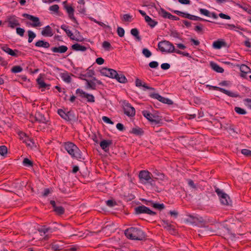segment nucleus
I'll use <instances>...</instances> for the list:
<instances>
[{"mask_svg": "<svg viewBox=\"0 0 251 251\" xmlns=\"http://www.w3.org/2000/svg\"><path fill=\"white\" fill-rule=\"evenodd\" d=\"M131 34L134 36L138 41L141 40V37L139 35V31L137 28H133L130 31Z\"/></svg>", "mask_w": 251, "mask_h": 251, "instance_id": "nucleus-35", "label": "nucleus"}, {"mask_svg": "<svg viewBox=\"0 0 251 251\" xmlns=\"http://www.w3.org/2000/svg\"><path fill=\"white\" fill-rule=\"evenodd\" d=\"M158 47L162 52H173L176 50L174 45L167 41L160 42L158 44Z\"/></svg>", "mask_w": 251, "mask_h": 251, "instance_id": "nucleus-7", "label": "nucleus"}, {"mask_svg": "<svg viewBox=\"0 0 251 251\" xmlns=\"http://www.w3.org/2000/svg\"><path fill=\"white\" fill-rule=\"evenodd\" d=\"M66 34L67 35L70 37V38L72 40H75L76 41L81 42L83 40V39L82 37H81L80 36H78L77 37H75V36L73 35V34L70 31V30H67L66 31Z\"/></svg>", "mask_w": 251, "mask_h": 251, "instance_id": "nucleus-26", "label": "nucleus"}, {"mask_svg": "<svg viewBox=\"0 0 251 251\" xmlns=\"http://www.w3.org/2000/svg\"><path fill=\"white\" fill-rule=\"evenodd\" d=\"M241 152L243 154L246 156H251V151L250 150L243 149L241 151Z\"/></svg>", "mask_w": 251, "mask_h": 251, "instance_id": "nucleus-60", "label": "nucleus"}, {"mask_svg": "<svg viewBox=\"0 0 251 251\" xmlns=\"http://www.w3.org/2000/svg\"><path fill=\"white\" fill-rule=\"evenodd\" d=\"M61 77L62 79L67 83H70L71 81V76L68 73H62L61 75Z\"/></svg>", "mask_w": 251, "mask_h": 251, "instance_id": "nucleus-34", "label": "nucleus"}, {"mask_svg": "<svg viewBox=\"0 0 251 251\" xmlns=\"http://www.w3.org/2000/svg\"><path fill=\"white\" fill-rule=\"evenodd\" d=\"M149 202L151 203L152 206L156 209L162 210L165 208V206L163 203H153L152 201H149Z\"/></svg>", "mask_w": 251, "mask_h": 251, "instance_id": "nucleus-33", "label": "nucleus"}, {"mask_svg": "<svg viewBox=\"0 0 251 251\" xmlns=\"http://www.w3.org/2000/svg\"><path fill=\"white\" fill-rule=\"evenodd\" d=\"M72 48L73 50L76 51H85L86 48L85 46H81L77 43L74 44L72 46Z\"/></svg>", "mask_w": 251, "mask_h": 251, "instance_id": "nucleus-29", "label": "nucleus"}, {"mask_svg": "<svg viewBox=\"0 0 251 251\" xmlns=\"http://www.w3.org/2000/svg\"><path fill=\"white\" fill-rule=\"evenodd\" d=\"M28 41L29 43L32 42L33 39L36 37L35 34L33 31H32L31 30L28 31Z\"/></svg>", "mask_w": 251, "mask_h": 251, "instance_id": "nucleus-41", "label": "nucleus"}, {"mask_svg": "<svg viewBox=\"0 0 251 251\" xmlns=\"http://www.w3.org/2000/svg\"><path fill=\"white\" fill-rule=\"evenodd\" d=\"M54 211L57 214H62L64 212V209L63 207L62 206H56L54 209Z\"/></svg>", "mask_w": 251, "mask_h": 251, "instance_id": "nucleus-40", "label": "nucleus"}, {"mask_svg": "<svg viewBox=\"0 0 251 251\" xmlns=\"http://www.w3.org/2000/svg\"><path fill=\"white\" fill-rule=\"evenodd\" d=\"M223 127L224 129L227 130L229 134L231 135H233L235 134L238 133L232 125L226 123L225 124V125L223 126Z\"/></svg>", "mask_w": 251, "mask_h": 251, "instance_id": "nucleus-17", "label": "nucleus"}, {"mask_svg": "<svg viewBox=\"0 0 251 251\" xmlns=\"http://www.w3.org/2000/svg\"><path fill=\"white\" fill-rule=\"evenodd\" d=\"M110 69L104 68L100 70V73L102 75L108 77L109 76Z\"/></svg>", "mask_w": 251, "mask_h": 251, "instance_id": "nucleus-44", "label": "nucleus"}, {"mask_svg": "<svg viewBox=\"0 0 251 251\" xmlns=\"http://www.w3.org/2000/svg\"><path fill=\"white\" fill-rule=\"evenodd\" d=\"M161 68L163 70H167L170 68V65L167 63H163L161 65Z\"/></svg>", "mask_w": 251, "mask_h": 251, "instance_id": "nucleus-63", "label": "nucleus"}, {"mask_svg": "<svg viewBox=\"0 0 251 251\" xmlns=\"http://www.w3.org/2000/svg\"><path fill=\"white\" fill-rule=\"evenodd\" d=\"M169 214L175 218H176L178 215V213L176 210L170 211Z\"/></svg>", "mask_w": 251, "mask_h": 251, "instance_id": "nucleus-64", "label": "nucleus"}, {"mask_svg": "<svg viewBox=\"0 0 251 251\" xmlns=\"http://www.w3.org/2000/svg\"><path fill=\"white\" fill-rule=\"evenodd\" d=\"M162 223L164 227L167 228L168 230H171L172 228V225L168 221L162 220Z\"/></svg>", "mask_w": 251, "mask_h": 251, "instance_id": "nucleus-43", "label": "nucleus"}, {"mask_svg": "<svg viewBox=\"0 0 251 251\" xmlns=\"http://www.w3.org/2000/svg\"><path fill=\"white\" fill-rule=\"evenodd\" d=\"M106 204L109 207H112L116 204V202L113 200H109L106 201Z\"/></svg>", "mask_w": 251, "mask_h": 251, "instance_id": "nucleus-59", "label": "nucleus"}, {"mask_svg": "<svg viewBox=\"0 0 251 251\" xmlns=\"http://www.w3.org/2000/svg\"><path fill=\"white\" fill-rule=\"evenodd\" d=\"M177 12L179 13L180 14L183 15V16L184 17L187 18L188 19H189L190 20H195V21L204 20V21H206L209 22V21L206 20H203V19H202V18H201L200 17L196 16L191 15H190L189 14L184 13L183 12H179V11H177Z\"/></svg>", "mask_w": 251, "mask_h": 251, "instance_id": "nucleus-21", "label": "nucleus"}, {"mask_svg": "<svg viewBox=\"0 0 251 251\" xmlns=\"http://www.w3.org/2000/svg\"><path fill=\"white\" fill-rule=\"evenodd\" d=\"M86 81L88 88H90L93 90L96 89V84L93 81H89L88 80H86Z\"/></svg>", "mask_w": 251, "mask_h": 251, "instance_id": "nucleus-42", "label": "nucleus"}, {"mask_svg": "<svg viewBox=\"0 0 251 251\" xmlns=\"http://www.w3.org/2000/svg\"><path fill=\"white\" fill-rule=\"evenodd\" d=\"M102 119L104 122H105L106 123L110 124L111 125L113 124V122L112 121H111V120L107 117L103 116L102 117Z\"/></svg>", "mask_w": 251, "mask_h": 251, "instance_id": "nucleus-61", "label": "nucleus"}, {"mask_svg": "<svg viewBox=\"0 0 251 251\" xmlns=\"http://www.w3.org/2000/svg\"><path fill=\"white\" fill-rule=\"evenodd\" d=\"M76 93L79 94L82 98H85L87 99V101L89 102H93L95 101V98L93 95L88 94L83 91L82 90L77 89L76 91Z\"/></svg>", "mask_w": 251, "mask_h": 251, "instance_id": "nucleus-13", "label": "nucleus"}, {"mask_svg": "<svg viewBox=\"0 0 251 251\" xmlns=\"http://www.w3.org/2000/svg\"><path fill=\"white\" fill-rule=\"evenodd\" d=\"M142 114L153 125L159 124L162 121L161 117L157 113L152 114L147 110H144L142 111Z\"/></svg>", "mask_w": 251, "mask_h": 251, "instance_id": "nucleus-5", "label": "nucleus"}, {"mask_svg": "<svg viewBox=\"0 0 251 251\" xmlns=\"http://www.w3.org/2000/svg\"><path fill=\"white\" fill-rule=\"evenodd\" d=\"M58 113L62 118L67 121H69L71 120L72 119L70 117L71 114L70 112H68V113H66L63 110L59 109L58 110Z\"/></svg>", "mask_w": 251, "mask_h": 251, "instance_id": "nucleus-22", "label": "nucleus"}, {"mask_svg": "<svg viewBox=\"0 0 251 251\" xmlns=\"http://www.w3.org/2000/svg\"><path fill=\"white\" fill-rule=\"evenodd\" d=\"M79 12L82 14H85L86 10L84 5H79L77 7Z\"/></svg>", "mask_w": 251, "mask_h": 251, "instance_id": "nucleus-55", "label": "nucleus"}, {"mask_svg": "<svg viewBox=\"0 0 251 251\" xmlns=\"http://www.w3.org/2000/svg\"><path fill=\"white\" fill-rule=\"evenodd\" d=\"M131 133L135 135H139L143 134V131L140 128L135 127L133 128L131 131Z\"/></svg>", "mask_w": 251, "mask_h": 251, "instance_id": "nucleus-38", "label": "nucleus"}, {"mask_svg": "<svg viewBox=\"0 0 251 251\" xmlns=\"http://www.w3.org/2000/svg\"><path fill=\"white\" fill-rule=\"evenodd\" d=\"M25 32V29L22 28L17 27L16 28L17 33L22 37L24 36Z\"/></svg>", "mask_w": 251, "mask_h": 251, "instance_id": "nucleus-54", "label": "nucleus"}, {"mask_svg": "<svg viewBox=\"0 0 251 251\" xmlns=\"http://www.w3.org/2000/svg\"><path fill=\"white\" fill-rule=\"evenodd\" d=\"M35 46L38 47H43L45 48H48L50 47V44L42 40H39L35 43Z\"/></svg>", "mask_w": 251, "mask_h": 251, "instance_id": "nucleus-28", "label": "nucleus"}, {"mask_svg": "<svg viewBox=\"0 0 251 251\" xmlns=\"http://www.w3.org/2000/svg\"><path fill=\"white\" fill-rule=\"evenodd\" d=\"M135 212L136 214L146 213L151 215H155L156 212L151 210L144 205L139 206L135 208Z\"/></svg>", "mask_w": 251, "mask_h": 251, "instance_id": "nucleus-10", "label": "nucleus"}, {"mask_svg": "<svg viewBox=\"0 0 251 251\" xmlns=\"http://www.w3.org/2000/svg\"><path fill=\"white\" fill-rule=\"evenodd\" d=\"M145 21L148 23V25L151 27H154L157 24V22L152 20L151 17L148 16L145 17Z\"/></svg>", "mask_w": 251, "mask_h": 251, "instance_id": "nucleus-27", "label": "nucleus"}, {"mask_svg": "<svg viewBox=\"0 0 251 251\" xmlns=\"http://www.w3.org/2000/svg\"><path fill=\"white\" fill-rule=\"evenodd\" d=\"M187 182L189 186H190L191 188L195 190H197V185L194 183V181L192 180L188 179Z\"/></svg>", "mask_w": 251, "mask_h": 251, "instance_id": "nucleus-48", "label": "nucleus"}, {"mask_svg": "<svg viewBox=\"0 0 251 251\" xmlns=\"http://www.w3.org/2000/svg\"><path fill=\"white\" fill-rule=\"evenodd\" d=\"M32 118H34L35 121L39 123V126L40 127L41 130L48 127L50 125L49 118L48 117H45L44 115L40 112H37L35 114V117H30V121L31 122H33Z\"/></svg>", "mask_w": 251, "mask_h": 251, "instance_id": "nucleus-3", "label": "nucleus"}, {"mask_svg": "<svg viewBox=\"0 0 251 251\" xmlns=\"http://www.w3.org/2000/svg\"><path fill=\"white\" fill-rule=\"evenodd\" d=\"M23 164L24 165L26 166H32L33 164L32 161L27 158H25L24 159Z\"/></svg>", "mask_w": 251, "mask_h": 251, "instance_id": "nucleus-53", "label": "nucleus"}, {"mask_svg": "<svg viewBox=\"0 0 251 251\" xmlns=\"http://www.w3.org/2000/svg\"><path fill=\"white\" fill-rule=\"evenodd\" d=\"M117 33L120 37H123L125 34V30L124 28L121 27H118L117 28Z\"/></svg>", "mask_w": 251, "mask_h": 251, "instance_id": "nucleus-52", "label": "nucleus"}, {"mask_svg": "<svg viewBox=\"0 0 251 251\" xmlns=\"http://www.w3.org/2000/svg\"><path fill=\"white\" fill-rule=\"evenodd\" d=\"M102 47L105 49L108 50H109V49L111 47V45L109 42H108L107 41H104L102 43Z\"/></svg>", "mask_w": 251, "mask_h": 251, "instance_id": "nucleus-56", "label": "nucleus"}, {"mask_svg": "<svg viewBox=\"0 0 251 251\" xmlns=\"http://www.w3.org/2000/svg\"><path fill=\"white\" fill-rule=\"evenodd\" d=\"M7 22L8 26L12 28L20 25V24L15 16H10L7 17Z\"/></svg>", "mask_w": 251, "mask_h": 251, "instance_id": "nucleus-15", "label": "nucleus"}, {"mask_svg": "<svg viewBox=\"0 0 251 251\" xmlns=\"http://www.w3.org/2000/svg\"><path fill=\"white\" fill-rule=\"evenodd\" d=\"M37 81L41 88H46L48 86L41 78H38Z\"/></svg>", "mask_w": 251, "mask_h": 251, "instance_id": "nucleus-50", "label": "nucleus"}, {"mask_svg": "<svg viewBox=\"0 0 251 251\" xmlns=\"http://www.w3.org/2000/svg\"><path fill=\"white\" fill-rule=\"evenodd\" d=\"M132 16L129 14H126L123 15L122 20L124 22H130L131 21Z\"/></svg>", "mask_w": 251, "mask_h": 251, "instance_id": "nucleus-39", "label": "nucleus"}, {"mask_svg": "<svg viewBox=\"0 0 251 251\" xmlns=\"http://www.w3.org/2000/svg\"><path fill=\"white\" fill-rule=\"evenodd\" d=\"M143 54L146 57H150L151 55V52L147 49H143L142 50Z\"/></svg>", "mask_w": 251, "mask_h": 251, "instance_id": "nucleus-51", "label": "nucleus"}, {"mask_svg": "<svg viewBox=\"0 0 251 251\" xmlns=\"http://www.w3.org/2000/svg\"><path fill=\"white\" fill-rule=\"evenodd\" d=\"M226 43L223 40H218L213 42L212 46L215 49H220L223 47H226Z\"/></svg>", "mask_w": 251, "mask_h": 251, "instance_id": "nucleus-20", "label": "nucleus"}, {"mask_svg": "<svg viewBox=\"0 0 251 251\" xmlns=\"http://www.w3.org/2000/svg\"><path fill=\"white\" fill-rule=\"evenodd\" d=\"M51 50L52 52L55 53H63L67 51L68 47L62 45L59 47H53Z\"/></svg>", "mask_w": 251, "mask_h": 251, "instance_id": "nucleus-18", "label": "nucleus"}, {"mask_svg": "<svg viewBox=\"0 0 251 251\" xmlns=\"http://www.w3.org/2000/svg\"><path fill=\"white\" fill-rule=\"evenodd\" d=\"M234 110H235V112L239 114L244 115V114H246V110L243 108H240V107H235L234 108Z\"/></svg>", "mask_w": 251, "mask_h": 251, "instance_id": "nucleus-45", "label": "nucleus"}, {"mask_svg": "<svg viewBox=\"0 0 251 251\" xmlns=\"http://www.w3.org/2000/svg\"><path fill=\"white\" fill-rule=\"evenodd\" d=\"M49 9L50 11L57 12L59 9V6L57 4H54L50 6Z\"/></svg>", "mask_w": 251, "mask_h": 251, "instance_id": "nucleus-58", "label": "nucleus"}, {"mask_svg": "<svg viewBox=\"0 0 251 251\" xmlns=\"http://www.w3.org/2000/svg\"><path fill=\"white\" fill-rule=\"evenodd\" d=\"M112 144V142L111 140H103L100 143V145L103 150L107 152L109 151V147Z\"/></svg>", "mask_w": 251, "mask_h": 251, "instance_id": "nucleus-16", "label": "nucleus"}, {"mask_svg": "<svg viewBox=\"0 0 251 251\" xmlns=\"http://www.w3.org/2000/svg\"><path fill=\"white\" fill-rule=\"evenodd\" d=\"M65 149L72 157L77 159H81V154L79 149L73 143L68 142L65 143Z\"/></svg>", "mask_w": 251, "mask_h": 251, "instance_id": "nucleus-2", "label": "nucleus"}, {"mask_svg": "<svg viewBox=\"0 0 251 251\" xmlns=\"http://www.w3.org/2000/svg\"><path fill=\"white\" fill-rule=\"evenodd\" d=\"M115 78L120 83H125L127 82V79L126 76L122 74L119 75L117 73V75H116V77Z\"/></svg>", "mask_w": 251, "mask_h": 251, "instance_id": "nucleus-31", "label": "nucleus"}, {"mask_svg": "<svg viewBox=\"0 0 251 251\" xmlns=\"http://www.w3.org/2000/svg\"><path fill=\"white\" fill-rule=\"evenodd\" d=\"M65 8H66V9L68 13L69 14V17L71 19H72L74 21H75V19L74 16V8L72 6H66L65 7Z\"/></svg>", "mask_w": 251, "mask_h": 251, "instance_id": "nucleus-30", "label": "nucleus"}, {"mask_svg": "<svg viewBox=\"0 0 251 251\" xmlns=\"http://www.w3.org/2000/svg\"><path fill=\"white\" fill-rule=\"evenodd\" d=\"M158 14L160 16L165 18H168V16L170 15V13L165 11L164 9L161 8L159 11Z\"/></svg>", "mask_w": 251, "mask_h": 251, "instance_id": "nucleus-37", "label": "nucleus"}, {"mask_svg": "<svg viewBox=\"0 0 251 251\" xmlns=\"http://www.w3.org/2000/svg\"><path fill=\"white\" fill-rule=\"evenodd\" d=\"M200 11L201 14H202L205 16H210L209 11L206 9L201 8L200 9Z\"/></svg>", "mask_w": 251, "mask_h": 251, "instance_id": "nucleus-57", "label": "nucleus"}, {"mask_svg": "<svg viewBox=\"0 0 251 251\" xmlns=\"http://www.w3.org/2000/svg\"><path fill=\"white\" fill-rule=\"evenodd\" d=\"M149 65L151 68H156L158 66V63L156 61H152Z\"/></svg>", "mask_w": 251, "mask_h": 251, "instance_id": "nucleus-62", "label": "nucleus"}, {"mask_svg": "<svg viewBox=\"0 0 251 251\" xmlns=\"http://www.w3.org/2000/svg\"><path fill=\"white\" fill-rule=\"evenodd\" d=\"M152 177V175L148 171H141L139 174V177L140 181L144 183L150 182Z\"/></svg>", "mask_w": 251, "mask_h": 251, "instance_id": "nucleus-9", "label": "nucleus"}, {"mask_svg": "<svg viewBox=\"0 0 251 251\" xmlns=\"http://www.w3.org/2000/svg\"><path fill=\"white\" fill-rule=\"evenodd\" d=\"M151 97L153 98L158 100L159 101L164 103H166L169 105H172L173 103V102L172 100L168 98H164L157 93L152 94L151 95Z\"/></svg>", "mask_w": 251, "mask_h": 251, "instance_id": "nucleus-14", "label": "nucleus"}, {"mask_svg": "<svg viewBox=\"0 0 251 251\" xmlns=\"http://www.w3.org/2000/svg\"><path fill=\"white\" fill-rule=\"evenodd\" d=\"M215 192L219 198L221 203L223 205L226 206L231 205L232 201L227 194L219 188H217L215 190Z\"/></svg>", "mask_w": 251, "mask_h": 251, "instance_id": "nucleus-4", "label": "nucleus"}, {"mask_svg": "<svg viewBox=\"0 0 251 251\" xmlns=\"http://www.w3.org/2000/svg\"><path fill=\"white\" fill-rule=\"evenodd\" d=\"M184 221L187 224L195 226H197L200 224H204L205 223L202 217L190 214L187 215V217L185 219Z\"/></svg>", "mask_w": 251, "mask_h": 251, "instance_id": "nucleus-6", "label": "nucleus"}, {"mask_svg": "<svg viewBox=\"0 0 251 251\" xmlns=\"http://www.w3.org/2000/svg\"><path fill=\"white\" fill-rule=\"evenodd\" d=\"M125 234L127 238L131 240H142L145 238L144 232L136 227L127 228L125 230Z\"/></svg>", "mask_w": 251, "mask_h": 251, "instance_id": "nucleus-1", "label": "nucleus"}, {"mask_svg": "<svg viewBox=\"0 0 251 251\" xmlns=\"http://www.w3.org/2000/svg\"><path fill=\"white\" fill-rule=\"evenodd\" d=\"M210 66L213 70L218 73H222L224 71V70L223 68L220 67L218 65L214 62H210Z\"/></svg>", "mask_w": 251, "mask_h": 251, "instance_id": "nucleus-25", "label": "nucleus"}, {"mask_svg": "<svg viewBox=\"0 0 251 251\" xmlns=\"http://www.w3.org/2000/svg\"><path fill=\"white\" fill-rule=\"evenodd\" d=\"M123 108L125 114L129 117H132L135 115V110L129 103L124 102Z\"/></svg>", "mask_w": 251, "mask_h": 251, "instance_id": "nucleus-11", "label": "nucleus"}, {"mask_svg": "<svg viewBox=\"0 0 251 251\" xmlns=\"http://www.w3.org/2000/svg\"><path fill=\"white\" fill-rule=\"evenodd\" d=\"M23 16L25 17L28 19L33 22V23L31 24L30 25L32 27H37L41 25V23L40 22L39 19L37 17L29 15L28 14H23Z\"/></svg>", "mask_w": 251, "mask_h": 251, "instance_id": "nucleus-12", "label": "nucleus"}, {"mask_svg": "<svg viewBox=\"0 0 251 251\" xmlns=\"http://www.w3.org/2000/svg\"><path fill=\"white\" fill-rule=\"evenodd\" d=\"M22 70H23L22 68L20 66H14L11 69L12 72H13L14 73H17L21 72Z\"/></svg>", "mask_w": 251, "mask_h": 251, "instance_id": "nucleus-46", "label": "nucleus"}, {"mask_svg": "<svg viewBox=\"0 0 251 251\" xmlns=\"http://www.w3.org/2000/svg\"><path fill=\"white\" fill-rule=\"evenodd\" d=\"M7 153V148L5 146H0V154L4 156Z\"/></svg>", "mask_w": 251, "mask_h": 251, "instance_id": "nucleus-47", "label": "nucleus"}, {"mask_svg": "<svg viewBox=\"0 0 251 251\" xmlns=\"http://www.w3.org/2000/svg\"><path fill=\"white\" fill-rule=\"evenodd\" d=\"M116 75H117V72L113 69H110L109 76H108V77L112 78H115L116 77Z\"/></svg>", "mask_w": 251, "mask_h": 251, "instance_id": "nucleus-49", "label": "nucleus"}, {"mask_svg": "<svg viewBox=\"0 0 251 251\" xmlns=\"http://www.w3.org/2000/svg\"><path fill=\"white\" fill-rule=\"evenodd\" d=\"M154 179L156 180H163L165 178L164 175L158 172L154 173V176H152Z\"/></svg>", "mask_w": 251, "mask_h": 251, "instance_id": "nucleus-32", "label": "nucleus"}, {"mask_svg": "<svg viewBox=\"0 0 251 251\" xmlns=\"http://www.w3.org/2000/svg\"><path fill=\"white\" fill-rule=\"evenodd\" d=\"M20 140H22L26 146L30 148L36 147V145L33 141V139L29 138L25 133L22 132H19Z\"/></svg>", "mask_w": 251, "mask_h": 251, "instance_id": "nucleus-8", "label": "nucleus"}, {"mask_svg": "<svg viewBox=\"0 0 251 251\" xmlns=\"http://www.w3.org/2000/svg\"><path fill=\"white\" fill-rule=\"evenodd\" d=\"M238 66H239V65H238ZM239 67L241 72V76L242 77H245L246 74L251 72V69L246 65L242 64L239 66Z\"/></svg>", "mask_w": 251, "mask_h": 251, "instance_id": "nucleus-19", "label": "nucleus"}, {"mask_svg": "<svg viewBox=\"0 0 251 251\" xmlns=\"http://www.w3.org/2000/svg\"><path fill=\"white\" fill-rule=\"evenodd\" d=\"M1 49L5 52L7 53L8 54L13 56H17V55L15 53L16 52H18L17 50H13L12 49L8 48L7 46H3L1 47Z\"/></svg>", "mask_w": 251, "mask_h": 251, "instance_id": "nucleus-24", "label": "nucleus"}, {"mask_svg": "<svg viewBox=\"0 0 251 251\" xmlns=\"http://www.w3.org/2000/svg\"><path fill=\"white\" fill-rule=\"evenodd\" d=\"M41 34L45 36H52L53 33L51 27L49 25L46 26L42 31Z\"/></svg>", "mask_w": 251, "mask_h": 251, "instance_id": "nucleus-23", "label": "nucleus"}, {"mask_svg": "<svg viewBox=\"0 0 251 251\" xmlns=\"http://www.w3.org/2000/svg\"><path fill=\"white\" fill-rule=\"evenodd\" d=\"M219 91L221 92L226 94V95L232 97H237V95L234 94V93L229 91L228 90H226L224 88H219Z\"/></svg>", "mask_w": 251, "mask_h": 251, "instance_id": "nucleus-36", "label": "nucleus"}]
</instances>
